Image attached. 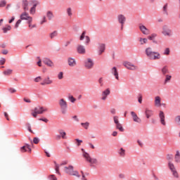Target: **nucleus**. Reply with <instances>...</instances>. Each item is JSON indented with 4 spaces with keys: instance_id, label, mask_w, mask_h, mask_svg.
I'll return each instance as SVG.
<instances>
[{
    "instance_id": "f257e3e1",
    "label": "nucleus",
    "mask_w": 180,
    "mask_h": 180,
    "mask_svg": "<svg viewBox=\"0 0 180 180\" xmlns=\"http://www.w3.org/2000/svg\"><path fill=\"white\" fill-rule=\"evenodd\" d=\"M145 53L149 60H155L161 59V54L159 52L153 51V49H151V47L147 48Z\"/></svg>"
},
{
    "instance_id": "f03ea898",
    "label": "nucleus",
    "mask_w": 180,
    "mask_h": 180,
    "mask_svg": "<svg viewBox=\"0 0 180 180\" xmlns=\"http://www.w3.org/2000/svg\"><path fill=\"white\" fill-rule=\"evenodd\" d=\"M64 172H65V174H68V175H72V176H77V178H79L81 176L79 175V173L77 171L74 170V166L72 165L65 167Z\"/></svg>"
},
{
    "instance_id": "7ed1b4c3",
    "label": "nucleus",
    "mask_w": 180,
    "mask_h": 180,
    "mask_svg": "<svg viewBox=\"0 0 180 180\" xmlns=\"http://www.w3.org/2000/svg\"><path fill=\"white\" fill-rule=\"evenodd\" d=\"M44 112H47V108L43 107H36L31 110V115L33 117H37L38 115H43Z\"/></svg>"
},
{
    "instance_id": "20e7f679",
    "label": "nucleus",
    "mask_w": 180,
    "mask_h": 180,
    "mask_svg": "<svg viewBox=\"0 0 180 180\" xmlns=\"http://www.w3.org/2000/svg\"><path fill=\"white\" fill-rule=\"evenodd\" d=\"M59 105L62 114L65 115V113H67V109L68 108V104L67 103V101L64 100V98H61L60 100H59Z\"/></svg>"
},
{
    "instance_id": "39448f33",
    "label": "nucleus",
    "mask_w": 180,
    "mask_h": 180,
    "mask_svg": "<svg viewBox=\"0 0 180 180\" xmlns=\"http://www.w3.org/2000/svg\"><path fill=\"white\" fill-rule=\"evenodd\" d=\"M168 167L170 171L172 172L174 178L178 179V178H179V174L178 173V171H176V169L175 168V165H174V163H172V162H169Z\"/></svg>"
},
{
    "instance_id": "423d86ee",
    "label": "nucleus",
    "mask_w": 180,
    "mask_h": 180,
    "mask_svg": "<svg viewBox=\"0 0 180 180\" xmlns=\"http://www.w3.org/2000/svg\"><path fill=\"white\" fill-rule=\"evenodd\" d=\"M82 155L84 158H85L86 161H87L90 164H98V160L96 158H91V156L89 155V153L86 152H84Z\"/></svg>"
},
{
    "instance_id": "0eeeda50",
    "label": "nucleus",
    "mask_w": 180,
    "mask_h": 180,
    "mask_svg": "<svg viewBox=\"0 0 180 180\" xmlns=\"http://www.w3.org/2000/svg\"><path fill=\"white\" fill-rule=\"evenodd\" d=\"M162 34L164 36H167L168 37H171L172 36V30L168 27V25H164L162 27Z\"/></svg>"
},
{
    "instance_id": "6e6552de",
    "label": "nucleus",
    "mask_w": 180,
    "mask_h": 180,
    "mask_svg": "<svg viewBox=\"0 0 180 180\" xmlns=\"http://www.w3.org/2000/svg\"><path fill=\"white\" fill-rule=\"evenodd\" d=\"M94 60L91 58H87L84 62V67L87 70H92V68H94Z\"/></svg>"
},
{
    "instance_id": "1a4fd4ad",
    "label": "nucleus",
    "mask_w": 180,
    "mask_h": 180,
    "mask_svg": "<svg viewBox=\"0 0 180 180\" xmlns=\"http://www.w3.org/2000/svg\"><path fill=\"white\" fill-rule=\"evenodd\" d=\"M20 19L21 20H27V22H30V20H33V18H32L29 13L24 11V12L20 15Z\"/></svg>"
},
{
    "instance_id": "9d476101",
    "label": "nucleus",
    "mask_w": 180,
    "mask_h": 180,
    "mask_svg": "<svg viewBox=\"0 0 180 180\" xmlns=\"http://www.w3.org/2000/svg\"><path fill=\"white\" fill-rule=\"evenodd\" d=\"M123 66L127 68V70H131V71H134V70H137V66L134 65L133 63L130 62H124Z\"/></svg>"
},
{
    "instance_id": "9b49d317",
    "label": "nucleus",
    "mask_w": 180,
    "mask_h": 180,
    "mask_svg": "<svg viewBox=\"0 0 180 180\" xmlns=\"http://www.w3.org/2000/svg\"><path fill=\"white\" fill-rule=\"evenodd\" d=\"M118 22L121 24V30H123L124 23H126V17L124 15H119L117 16Z\"/></svg>"
},
{
    "instance_id": "f8f14e48",
    "label": "nucleus",
    "mask_w": 180,
    "mask_h": 180,
    "mask_svg": "<svg viewBox=\"0 0 180 180\" xmlns=\"http://www.w3.org/2000/svg\"><path fill=\"white\" fill-rule=\"evenodd\" d=\"M131 115L133 119V121L135 123H138L139 124H140V123H141V118L139 117V115H137V114L136 112H134V111L131 112Z\"/></svg>"
},
{
    "instance_id": "ddd939ff",
    "label": "nucleus",
    "mask_w": 180,
    "mask_h": 180,
    "mask_svg": "<svg viewBox=\"0 0 180 180\" xmlns=\"http://www.w3.org/2000/svg\"><path fill=\"white\" fill-rule=\"evenodd\" d=\"M58 133L60 135L56 136L57 140H60V139H63V140H65L67 139V132H65L63 129H59Z\"/></svg>"
},
{
    "instance_id": "4468645a",
    "label": "nucleus",
    "mask_w": 180,
    "mask_h": 180,
    "mask_svg": "<svg viewBox=\"0 0 180 180\" xmlns=\"http://www.w3.org/2000/svg\"><path fill=\"white\" fill-rule=\"evenodd\" d=\"M106 45L105 44H99L98 46V55L102 56L103 53H105Z\"/></svg>"
},
{
    "instance_id": "2eb2a0df",
    "label": "nucleus",
    "mask_w": 180,
    "mask_h": 180,
    "mask_svg": "<svg viewBox=\"0 0 180 180\" xmlns=\"http://www.w3.org/2000/svg\"><path fill=\"white\" fill-rule=\"evenodd\" d=\"M109 95H110V89H107L104 90L101 94V101H106Z\"/></svg>"
},
{
    "instance_id": "dca6fc26",
    "label": "nucleus",
    "mask_w": 180,
    "mask_h": 180,
    "mask_svg": "<svg viewBox=\"0 0 180 180\" xmlns=\"http://www.w3.org/2000/svg\"><path fill=\"white\" fill-rule=\"evenodd\" d=\"M77 51L78 54H85L86 53V49L84 45L79 44L77 46Z\"/></svg>"
},
{
    "instance_id": "f3484780",
    "label": "nucleus",
    "mask_w": 180,
    "mask_h": 180,
    "mask_svg": "<svg viewBox=\"0 0 180 180\" xmlns=\"http://www.w3.org/2000/svg\"><path fill=\"white\" fill-rule=\"evenodd\" d=\"M43 63L45 65H47V67H50L51 68H54V63L47 58L43 59Z\"/></svg>"
},
{
    "instance_id": "a211bd4d",
    "label": "nucleus",
    "mask_w": 180,
    "mask_h": 180,
    "mask_svg": "<svg viewBox=\"0 0 180 180\" xmlns=\"http://www.w3.org/2000/svg\"><path fill=\"white\" fill-rule=\"evenodd\" d=\"M68 64L69 67H75L77 65V60H75V58L70 57L68 58Z\"/></svg>"
},
{
    "instance_id": "6ab92c4d",
    "label": "nucleus",
    "mask_w": 180,
    "mask_h": 180,
    "mask_svg": "<svg viewBox=\"0 0 180 180\" xmlns=\"http://www.w3.org/2000/svg\"><path fill=\"white\" fill-rule=\"evenodd\" d=\"M20 151L21 153H32V148H30V146L29 144H25V146L21 147Z\"/></svg>"
},
{
    "instance_id": "aec40b11",
    "label": "nucleus",
    "mask_w": 180,
    "mask_h": 180,
    "mask_svg": "<svg viewBox=\"0 0 180 180\" xmlns=\"http://www.w3.org/2000/svg\"><path fill=\"white\" fill-rule=\"evenodd\" d=\"M52 84H53V79H51L50 77H47L41 83V85H51Z\"/></svg>"
},
{
    "instance_id": "412c9836",
    "label": "nucleus",
    "mask_w": 180,
    "mask_h": 180,
    "mask_svg": "<svg viewBox=\"0 0 180 180\" xmlns=\"http://www.w3.org/2000/svg\"><path fill=\"white\" fill-rule=\"evenodd\" d=\"M159 117L160 120V122L163 126H165V114H164V112L160 111Z\"/></svg>"
},
{
    "instance_id": "4be33fe9",
    "label": "nucleus",
    "mask_w": 180,
    "mask_h": 180,
    "mask_svg": "<svg viewBox=\"0 0 180 180\" xmlns=\"http://www.w3.org/2000/svg\"><path fill=\"white\" fill-rule=\"evenodd\" d=\"M155 106H156V108H161L162 106L161 97H160V96L155 97Z\"/></svg>"
},
{
    "instance_id": "5701e85b",
    "label": "nucleus",
    "mask_w": 180,
    "mask_h": 180,
    "mask_svg": "<svg viewBox=\"0 0 180 180\" xmlns=\"http://www.w3.org/2000/svg\"><path fill=\"white\" fill-rule=\"evenodd\" d=\"M139 29L143 34H150V30L147 29L146 26L141 25L139 26Z\"/></svg>"
},
{
    "instance_id": "b1692460",
    "label": "nucleus",
    "mask_w": 180,
    "mask_h": 180,
    "mask_svg": "<svg viewBox=\"0 0 180 180\" xmlns=\"http://www.w3.org/2000/svg\"><path fill=\"white\" fill-rule=\"evenodd\" d=\"M22 6L25 11H29V1L27 0H22Z\"/></svg>"
},
{
    "instance_id": "393cba45",
    "label": "nucleus",
    "mask_w": 180,
    "mask_h": 180,
    "mask_svg": "<svg viewBox=\"0 0 180 180\" xmlns=\"http://www.w3.org/2000/svg\"><path fill=\"white\" fill-rule=\"evenodd\" d=\"M145 115L146 116V117L148 119H150L151 116H153V110H150L148 108H146L145 110Z\"/></svg>"
},
{
    "instance_id": "a878e982",
    "label": "nucleus",
    "mask_w": 180,
    "mask_h": 180,
    "mask_svg": "<svg viewBox=\"0 0 180 180\" xmlns=\"http://www.w3.org/2000/svg\"><path fill=\"white\" fill-rule=\"evenodd\" d=\"M112 74H113L115 77L119 80V72H117V68H116V67L112 68Z\"/></svg>"
},
{
    "instance_id": "bb28decb",
    "label": "nucleus",
    "mask_w": 180,
    "mask_h": 180,
    "mask_svg": "<svg viewBox=\"0 0 180 180\" xmlns=\"http://www.w3.org/2000/svg\"><path fill=\"white\" fill-rule=\"evenodd\" d=\"M58 36V32L57 31H53V32L49 34V37L51 40H53V39H55V37H57Z\"/></svg>"
},
{
    "instance_id": "cd10ccee",
    "label": "nucleus",
    "mask_w": 180,
    "mask_h": 180,
    "mask_svg": "<svg viewBox=\"0 0 180 180\" xmlns=\"http://www.w3.org/2000/svg\"><path fill=\"white\" fill-rule=\"evenodd\" d=\"M55 164V171L58 175H61V173L60 172V165L57 164L56 162H54Z\"/></svg>"
},
{
    "instance_id": "c85d7f7f",
    "label": "nucleus",
    "mask_w": 180,
    "mask_h": 180,
    "mask_svg": "<svg viewBox=\"0 0 180 180\" xmlns=\"http://www.w3.org/2000/svg\"><path fill=\"white\" fill-rule=\"evenodd\" d=\"M46 17L48 18L49 20H51V19L54 18V15L53 14V12L49 11L46 12Z\"/></svg>"
},
{
    "instance_id": "c756f323",
    "label": "nucleus",
    "mask_w": 180,
    "mask_h": 180,
    "mask_svg": "<svg viewBox=\"0 0 180 180\" xmlns=\"http://www.w3.org/2000/svg\"><path fill=\"white\" fill-rule=\"evenodd\" d=\"M32 22H33V20L27 21L28 27L30 29V30H32V29H34V27H37L36 24H32Z\"/></svg>"
},
{
    "instance_id": "7c9ffc66",
    "label": "nucleus",
    "mask_w": 180,
    "mask_h": 180,
    "mask_svg": "<svg viewBox=\"0 0 180 180\" xmlns=\"http://www.w3.org/2000/svg\"><path fill=\"white\" fill-rule=\"evenodd\" d=\"M162 73L163 74V75H165V74H169V70H168V67L167 66H164L162 68Z\"/></svg>"
},
{
    "instance_id": "2f4dec72",
    "label": "nucleus",
    "mask_w": 180,
    "mask_h": 180,
    "mask_svg": "<svg viewBox=\"0 0 180 180\" xmlns=\"http://www.w3.org/2000/svg\"><path fill=\"white\" fill-rule=\"evenodd\" d=\"M171 78H172V76L169 75H167L165 76V85L168 84V82H169L171 81Z\"/></svg>"
},
{
    "instance_id": "473e14b6",
    "label": "nucleus",
    "mask_w": 180,
    "mask_h": 180,
    "mask_svg": "<svg viewBox=\"0 0 180 180\" xmlns=\"http://www.w3.org/2000/svg\"><path fill=\"white\" fill-rule=\"evenodd\" d=\"M81 126H82V127H84V129H85L86 130H88V129L89 128V122H82Z\"/></svg>"
},
{
    "instance_id": "72a5a7b5",
    "label": "nucleus",
    "mask_w": 180,
    "mask_h": 180,
    "mask_svg": "<svg viewBox=\"0 0 180 180\" xmlns=\"http://www.w3.org/2000/svg\"><path fill=\"white\" fill-rule=\"evenodd\" d=\"M163 13H164V15H166L167 16V15H168V4H166L163 6Z\"/></svg>"
},
{
    "instance_id": "f704fd0d",
    "label": "nucleus",
    "mask_w": 180,
    "mask_h": 180,
    "mask_svg": "<svg viewBox=\"0 0 180 180\" xmlns=\"http://www.w3.org/2000/svg\"><path fill=\"white\" fill-rule=\"evenodd\" d=\"M174 158H175V161L176 162H180V153H179V151H178V150L176 151Z\"/></svg>"
},
{
    "instance_id": "c9c22d12",
    "label": "nucleus",
    "mask_w": 180,
    "mask_h": 180,
    "mask_svg": "<svg viewBox=\"0 0 180 180\" xmlns=\"http://www.w3.org/2000/svg\"><path fill=\"white\" fill-rule=\"evenodd\" d=\"M11 29H12V27H11V25H6L5 27L3 28V32L4 33H8V31L11 30Z\"/></svg>"
},
{
    "instance_id": "e433bc0d",
    "label": "nucleus",
    "mask_w": 180,
    "mask_h": 180,
    "mask_svg": "<svg viewBox=\"0 0 180 180\" xmlns=\"http://www.w3.org/2000/svg\"><path fill=\"white\" fill-rule=\"evenodd\" d=\"M116 129H117V130H120V131H124V129H123V127L120 123L116 124Z\"/></svg>"
},
{
    "instance_id": "4c0bfd02",
    "label": "nucleus",
    "mask_w": 180,
    "mask_h": 180,
    "mask_svg": "<svg viewBox=\"0 0 180 180\" xmlns=\"http://www.w3.org/2000/svg\"><path fill=\"white\" fill-rule=\"evenodd\" d=\"M31 3L33 4L32 6L34 8H36V6H37V5L40 4V2H39V1H37V0H32V1H31Z\"/></svg>"
},
{
    "instance_id": "58836bf2",
    "label": "nucleus",
    "mask_w": 180,
    "mask_h": 180,
    "mask_svg": "<svg viewBox=\"0 0 180 180\" xmlns=\"http://www.w3.org/2000/svg\"><path fill=\"white\" fill-rule=\"evenodd\" d=\"M139 41L141 44H146L148 41V39L146 38H139Z\"/></svg>"
},
{
    "instance_id": "ea45409f",
    "label": "nucleus",
    "mask_w": 180,
    "mask_h": 180,
    "mask_svg": "<svg viewBox=\"0 0 180 180\" xmlns=\"http://www.w3.org/2000/svg\"><path fill=\"white\" fill-rule=\"evenodd\" d=\"M57 78L58 79H63L64 78V72H60L58 75H57Z\"/></svg>"
},
{
    "instance_id": "a19ab883",
    "label": "nucleus",
    "mask_w": 180,
    "mask_h": 180,
    "mask_svg": "<svg viewBox=\"0 0 180 180\" xmlns=\"http://www.w3.org/2000/svg\"><path fill=\"white\" fill-rule=\"evenodd\" d=\"M170 53H171V51L169 50V48H166L164 51L163 54L164 56H169Z\"/></svg>"
},
{
    "instance_id": "79ce46f5",
    "label": "nucleus",
    "mask_w": 180,
    "mask_h": 180,
    "mask_svg": "<svg viewBox=\"0 0 180 180\" xmlns=\"http://www.w3.org/2000/svg\"><path fill=\"white\" fill-rule=\"evenodd\" d=\"M66 12H67L68 16H70V18H71V16H72V9H71V8H68L66 10Z\"/></svg>"
},
{
    "instance_id": "37998d69",
    "label": "nucleus",
    "mask_w": 180,
    "mask_h": 180,
    "mask_svg": "<svg viewBox=\"0 0 180 180\" xmlns=\"http://www.w3.org/2000/svg\"><path fill=\"white\" fill-rule=\"evenodd\" d=\"M68 99H69V101H70V102H72V103H75V102L77 101V98H74L73 96H69Z\"/></svg>"
},
{
    "instance_id": "c03bdc74",
    "label": "nucleus",
    "mask_w": 180,
    "mask_h": 180,
    "mask_svg": "<svg viewBox=\"0 0 180 180\" xmlns=\"http://www.w3.org/2000/svg\"><path fill=\"white\" fill-rule=\"evenodd\" d=\"M126 151L124 150V149H123V148H121L119 152V154L121 157H124Z\"/></svg>"
},
{
    "instance_id": "a18cd8bd",
    "label": "nucleus",
    "mask_w": 180,
    "mask_h": 180,
    "mask_svg": "<svg viewBox=\"0 0 180 180\" xmlns=\"http://www.w3.org/2000/svg\"><path fill=\"white\" fill-rule=\"evenodd\" d=\"M13 70H11V69H8L7 70H5L4 72V75H11V74H12Z\"/></svg>"
},
{
    "instance_id": "49530a36",
    "label": "nucleus",
    "mask_w": 180,
    "mask_h": 180,
    "mask_svg": "<svg viewBox=\"0 0 180 180\" xmlns=\"http://www.w3.org/2000/svg\"><path fill=\"white\" fill-rule=\"evenodd\" d=\"M30 15H34V13H36V7H32L30 9Z\"/></svg>"
},
{
    "instance_id": "de8ad7c7",
    "label": "nucleus",
    "mask_w": 180,
    "mask_h": 180,
    "mask_svg": "<svg viewBox=\"0 0 180 180\" xmlns=\"http://www.w3.org/2000/svg\"><path fill=\"white\" fill-rule=\"evenodd\" d=\"M5 6H6V1H5V0H1V1H0V8H4V7H5Z\"/></svg>"
},
{
    "instance_id": "09e8293b",
    "label": "nucleus",
    "mask_w": 180,
    "mask_h": 180,
    "mask_svg": "<svg viewBox=\"0 0 180 180\" xmlns=\"http://www.w3.org/2000/svg\"><path fill=\"white\" fill-rule=\"evenodd\" d=\"M175 123L178 124V126H180V115H178L175 117Z\"/></svg>"
},
{
    "instance_id": "8fccbe9b",
    "label": "nucleus",
    "mask_w": 180,
    "mask_h": 180,
    "mask_svg": "<svg viewBox=\"0 0 180 180\" xmlns=\"http://www.w3.org/2000/svg\"><path fill=\"white\" fill-rule=\"evenodd\" d=\"M157 37V34H152L150 36L148 37V40H154Z\"/></svg>"
},
{
    "instance_id": "3c124183",
    "label": "nucleus",
    "mask_w": 180,
    "mask_h": 180,
    "mask_svg": "<svg viewBox=\"0 0 180 180\" xmlns=\"http://www.w3.org/2000/svg\"><path fill=\"white\" fill-rule=\"evenodd\" d=\"M85 34H86V32L84 31V32L82 33V34H81V36H80V37H79V40H81V41L84 40V39L86 38Z\"/></svg>"
},
{
    "instance_id": "603ef678",
    "label": "nucleus",
    "mask_w": 180,
    "mask_h": 180,
    "mask_svg": "<svg viewBox=\"0 0 180 180\" xmlns=\"http://www.w3.org/2000/svg\"><path fill=\"white\" fill-rule=\"evenodd\" d=\"M20 23H22V20L21 19L18 20L16 22V23H15V25L14 26L15 29H18V27H19V25H20Z\"/></svg>"
},
{
    "instance_id": "864d4df0",
    "label": "nucleus",
    "mask_w": 180,
    "mask_h": 180,
    "mask_svg": "<svg viewBox=\"0 0 180 180\" xmlns=\"http://www.w3.org/2000/svg\"><path fill=\"white\" fill-rule=\"evenodd\" d=\"M113 120H114V122L115 123V124H119V117L117 116H114L113 117Z\"/></svg>"
},
{
    "instance_id": "5fc2aeb1",
    "label": "nucleus",
    "mask_w": 180,
    "mask_h": 180,
    "mask_svg": "<svg viewBox=\"0 0 180 180\" xmlns=\"http://www.w3.org/2000/svg\"><path fill=\"white\" fill-rule=\"evenodd\" d=\"M173 158H174V156L172 155H167V160H169V162H171V161H172Z\"/></svg>"
},
{
    "instance_id": "6e6d98bb",
    "label": "nucleus",
    "mask_w": 180,
    "mask_h": 180,
    "mask_svg": "<svg viewBox=\"0 0 180 180\" xmlns=\"http://www.w3.org/2000/svg\"><path fill=\"white\" fill-rule=\"evenodd\" d=\"M49 179L50 180H57V177L54 174L49 175Z\"/></svg>"
},
{
    "instance_id": "4d7b16f0",
    "label": "nucleus",
    "mask_w": 180,
    "mask_h": 180,
    "mask_svg": "<svg viewBox=\"0 0 180 180\" xmlns=\"http://www.w3.org/2000/svg\"><path fill=\"white\" fill-rule=\"evenodd\" d=\"M39 141H40V139H39V138H37V137H34L33 139V143L34 144H39Z\"/></svg>"
},
{
    "instance_id": "13d9d810",
    "label": "nucleus",
    "mask_w": 180,
    "mask_h": 180,
    "mask_svg": "<svg viewBox=\"0 0 180 180\" xmlns=\"http://www.w3.org/2000/svg\"><path fill=\"white\" fill-rule=\"evenodd\" d=\"M98 83L100 84V86H103V78L101 77L98 79Z\"/></svg>"
},
{
    "instance_id": "bf43d9fd",
    "label": "nucleus",
    "mask_w": 180,
    "mask_h": 180,
    "mask_svg": "<svg viewBox=\"0 0 180 180\" xmlns=\"http://www.w3.org/2000/svg\"><path fill=\"white\" fill-rule=\"evenodd\" d=\"M47 22V19L46 18V16H44L42 18V20L41 21L40 24L43 25L44 23H46Z\"/></svg>"
},
{
    "instance_id": "052dcab7",
    "label": "nucleus",
    "mask_w": 180,
    "mask_h": 180,
    "mask_svg": "<svg viewBox=\"0 0 180 180\" xmlns=\"http://www.w3.org/2000/svg\"><path fill=\"white\" fill-rule=\"evenodd\" d=\"M41 80V77L39 76L34 79V82H40Z\"/></svg>"
},
{
    "instance_id": "680f3d73",
    "label": "nucleus",
    "mask_w": 180,
    "mask_h": 180,
    "mask_svg": "<svg viewBox=\"0 0 180 180\" xmlns=\"http://www.w3.org/2000/svg\"><path fill=\"white\" fill-rule=\"evenodd\" d=\"M8 91H9V92H10L11 94H15V92H16V89H13V88H10V89H8Z\"/></svg>"
},
{
    "instance_id": "e2e57ef3",
    "label": "nucleus",
    "mask_w": 180,
    "mask_h": 180,
    "mask_svg": "<svg viewBox=\"0 0 180 180\" xmlns=\"http://www.w3.org/2000/svg\"><path fill=\"white\" fill-rule=\"evenodd\" d=\"M75 141H77L78 146H81V143H82V140H79L78 139H76Z\"/></svg>"
},
{
    "instance_id": "0e129e2a",
    "label": "nucleus",
    "mask_w": 180,
    "mask_h": 180,
    "mask_svg": "<svg viewBox=\"0 0 180 180\" xmlns=\"http://www.w3.org/2000/svg\"><path fill=\"white\" fill-rule=\"evenodd\" d=\"M89 41H91V39L89 37L86 36V44H89Z\"/></svg>"
},
{
    "instance_id": "69168bd1",
    "label": "nucleus",
    "mask_w": 180,
    "mask_h": 180,
    "mask_svg": "<svg viewBox=\"0 0 180 180\" xmlns=\"http://www.w3.org/2000/svg\"><path fill=\"white\" fill-rule=\"evenodd\" d=\"M4 116L6 119V120H11V119H9V115H8V112H4Z\"/></svg>"
},
{
    "instance_id": "338daca9",
    "label": "nucleus",
    "mask_w": 180,
    "mask_h": 180,
    "mask_svg": "<svg viewBox=\"0 0 180 180\" xmlns=\"http://www.w3.org/2000/svg\"><path fill=\"white\" fill-rule=\"evenodd\" d=\"M39 58V61L37 62V65L39 67H41V59H40V58Z\"/></svg>"
},
{
    "instance_id": "774afa93",
    "label": "nucleus",
    "mask_w": 180,
    "mask_h": 180,
    "mask_svg": "<svg viewBox=\"0 0 180 180\" xmlns=\"http://www.w3.org/2000/svg\"><path fill=\"white\" fill-rule=\"evenodd\" d=\"M5 61H6L5 58H1V60H0V63L1 64V65H4V64H5Z\"/></svg>"
}]
</instances>
